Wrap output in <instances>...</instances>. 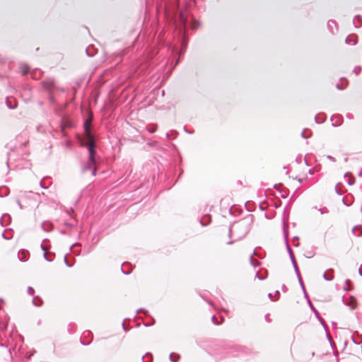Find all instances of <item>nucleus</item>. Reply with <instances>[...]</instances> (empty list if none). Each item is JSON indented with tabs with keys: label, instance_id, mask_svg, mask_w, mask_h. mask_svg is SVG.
I'll return each mask as SVG.
<instances>
[{
	"label": "nucleus",
	"instance_id": "obj_1",
	"mask_svg": "<svg viewBox=\"0 0 362 362\" xmlns=\"http://www.w3.org/2000/svg\"><path fill=\"white\" fill-rule=\"evenodd\" d=\"M248 226L245 222H238L229 229V236L235 238L234 241L240 240L248 233Z\"/></svg>",
	"mask_w": 362,
	"mask_h": 362
},
{
	"label": "nucleus",
	"instance_id": "obj_2",
	"mask_svg": "<svg viewBox=\"0 0 362 362\" xmlns=\"http://www.w3.org/2000/svg\"><path fill=\"white\" fill-rule=\"evenodd\" d=\"M88 153H89L88 158L90 160V163H92L95 160V146L94 139L92 138L91 140H88Z\"/></svg>",
	"mask_w": 362,
	"mask_h": 362
},
{
	"label": "nucleus",
	"instance_id": "obj_3",
	"mask_svg": "<svg viewBox=\"0 0 362 362\" xmlns=\"http://www.w3.org/2000/svg\"><path fill=\"white\" fill-rule=\"evenodd\" d=\"M90 123L91 120H86L84 122V130H85V136L87 140H91L93 136L90 134Z\"/></svg>",
	"mask_w": 362,
	"mask_h": 362
},
{
	"label": "nucleus",
	"instance_id": "obj_4",
	"mask_svg": "<svg viewBox=\"0 0 362 362\" xmlns=\"http://www.w3.org/2000/svg\"><path fill=\"white\" fill-rule=\"evenodd\" d=\"M95 160H94L92 163H90V160L88 158V163L83 168V171L86 172L87 170L92 171V175H95Z\"/></svg>",
	"mask_w": 362,
	"mask_h": 362
},
{
	"label": "nucleus",
	"instance_id": "obj_5",
	"mask_svg": "<svg viewBox=\"0 0 362 362\" xmlns=\"http://www.w3.org/2000/svg\"><path fill=\"white\" fill-rule=\"evenodd\" d=\"M18 257L20 261L21 262H25L29 258V252L27 250H19L18 253Z\"/></svg>",
	"mask_w": 362,
	"mask_h": 362
},
{
	"label": "nucleus",
	"instance_id": "obj_6",
	"mask_svg": "<svg viewBox=\"0 0 362 362\" xmlns=\"http://www.w3.org/2000/svg\"><path fill=\"white\" fill-rule=\"evenodd\" d=\"M287 248H288V253H289V255H290V258H291V262H292V264H293V268H294L295 272H296V273H298V266H297V264H296V262L295 257H294V256H293V254L292 250H291V248L290 247V246H289V245H288V244H287Z\"/></svg>",
	"mask_w": 362,
	"mask_h": 362
},
{
	"label": "nucleus",
	"instance_id": "obj_7",
	"mask_svg": "<svg viewBox=\"0 0 362 362\" xmlns=\"http://www.w3.org/2000/svg\"><path fill=\"white\" fill-rule=\"evenodd\" d=\"M43 87L47 90H50L54 86V81L52 78H48L42 81Z\"/></svg>",
	"mask_w": 362,
	"mask_h": 362
},
{
	"label": "nucleus",
	"instance_id": "obj_8",
	"mask_svg": "<svg viewBox=\"0 0 362 362\" xmlns=\"http://www.w3.org/2000/svg\"><path fill=\"white\" fill-rule=\"evenodd\" d=\"M352 233L356 237L362 236V226L358 225L354 227L352 229Z\"/></svg>",
	"mask_w": 362,
	"mask_h": 362
},
{
	"label": "nucleus",
	"instance_id": "obj_9",
	"mask_svg": "<svg viewBox=\"0 0 362 362\" xmlns=\"http://www.w3.org/2000/svg\"><path fill=\"white\" fill-rule=\"evenodd\" d=\"M345 304L348 305L351 310H354L356 306V300L353 297H350L349 299L346 300Z\"/></svg>",
	"mask_w": 362,
	"mask_h": 362
},
{
	"label": "nucleus",
	"instance_id": "obj_10",
	"mask_svg": "<svg viewBox=\"0 0 362 362\" xmlns=\"http://www.w3.org/2000/svg\"><path fill=\"white\" fill-rule=\"evenodd\" d=\"M331 121L332 122V125L334 127L341 125L342 122L341 117L338 115L332 117Z\"/></svg>",
	"mask_w": 362,
	"mask_h": 362
},
{
	"label": "nucleus",
	"instance_id": "obj_11",
	"mask_svg": "<svg viewBox=\"0 0 362 362\" xmlns=\"http://www.w3.org/2000/svg\"><path fill=\"white\" fill-rule=\"evenodd\" d=\"M354 24L356 28H359L362 24V18L359 15H356L354 19Z\"/></svg>",
	"mask_w": 362,
	"mask_h": 362
},
{
	"label": "nucleus",
	"instance_id": "obj_12",
	"mask_svg": "<svg viewBox=\"0 0 362 362\" xmlns=\"http://www.w3.org/2000/svg\"><path fill=\"white\" fill-rule=\"evenodd\" d=\"M346 43L349 45H356L357 43V38L356 36H349L346 39Z\"/></svg>",
	"mask_w": 362,
	"mask_h": 362
},
{
	"label": "nucleus",
	"instance_id": "obj_13",
	"mask_svg": "<svg viewBox=\"0 0 362 362\" xmlns=\"http://www.w3.org/2000/svg\"><path fill=\"white\" fill-rule=\"evenodd\" d=\"M13 99L7 98L6 100V105L9 109H15L16 107V101L13 100L14 105H13L11 101Z\"/></svg>",
	"mask_w": 362,
	"mask_h": 362
},
{
	"label": "nucleus",
	"instance_id": "obj_14",
	"mask_svg": "<svg viewBox=\"0 0 362 362\" xmlns=\"http://www.w3.org/2000/svg\"><path fill=\"white\" fill-rule=\"evenodd\" d=\"M327 26L332 33L334 32V28L337 29V24L334 21H329L327 23Z\"/></svg>",
	"mask_w": 362,
	"mask_h": 362
},
{
	"label": "nucleus",
	"instance_id": "obj_15",
	"mask_svg": "<svg viewBox=\"0 0 362 362\" xmlns=\"http://www.w3.org/2000/svg\"><path fill=\"white\" fill-rule=\"evenodd\" d=\"M10 216L8 214L3 215L0 218V223L2 226H4L6 224L4 223L5 221H8L10 220Z\"/></svg>",
	"mask_w": 362,
	"mask_h": 362
},
{
	"label": "nucleus",
	"instance_id": "obj_16",
	"mask_svg": "<svg viewBox=\"0 0 362 362\" xmlns=\"http://www.w3.org/2000/svg\"><path fill=\"white\" fill-rule=\"evenodd\" d=\"M33 303L35 306H40L42 304V300L40 298L36 296L33 299Z\"/></svg>",
	"mask_w": 362,
	"mask_h": 362
},
{
	"label": "nucleus",
	"instance_id": "obj_17",
	"mask_svg": "<svg viewBox=\"0 0 362 362\" xmlns=\"http://www.w3.org/2000/svg\"><path fill=\"white\" fill-rule=\"evenodd\" d=\"M143 362H151L152 361V356L151 354H146L142 358Z\"/></svg>",
	"mask_w": 362,
	"mask_h": 362
},
{
	"label": "nucleus",
	"instance_id": "obj_18",
	"mask_svg": "<svg viewBox=\"0 0 362 362\" xmlns=\"http://www.w3.org/2000/svg\"><path fill=\"white\" fill-rule=\"evenodd\" d=\"M179 357L180 356L175 354H171L170 355V359L172 362H177L178 361Z\"/></svg>",
	"mask_w": 362,
	"mask_h": 362
},
{
	"label": "nucleus",
	"instance_id": "obj_19",
	"mask_svg": "<svg viewBox=\"0 0 362 362\" xmlns=\"http://www.w3.org/2000/svg\"><path fill=\"white\" fill-rule=\"evenodd\" d=\"M250 262H251V264L254 267H257L258 266L260 265V263L258 262V261H255L253 259V255H250Z\"/></svg>",
	"mask_w": 362,
	"mask_h": 362
},
{
	"label": "nucleus",
	"instance_id": "obj_20",
	"mask_svg": "<svg viewBox=\"0 0 362 362\" xmlns=\"http://www.w3.org/2000/svg\"><path fill=\"white\" fill-rule=\"evenodd\" d=\"M223 318H215V317L211 318L213 323L215 325H221L223 322Z\"/></svg>",
	"mask_w": 362,
	"mask_h": 362
},
{
	"label": "nucleus",
	"instance_id": "obj_21",
	"mask_svg": "<svg viewBox=\"0 0 362 362\" xmlns=\"http://www.w3.org/2000/svg\"><path fill=\"white\" fill-rule=\"evenodd\" d=\"M296 276L298 277V281H299V284H300L303 290H305V287H304V285H303V281L300 278V273H299V271H298V273H296Z\"/></svg>",
	"mask_w": 362,
	"mask_h": 362
},
{
	"label": "nucleus",
	"instance_id": "obj_22",
	"mask_svg": "<svg viewBox=\"0 0 362 362\" xmlns=\"http://www.w3.org/2000/svg\"><path fill=\"white\" fill-rule=\"evenodd\" d=\"M28 72H29V68L27 66L22 67L23 75H25Z\"/></svg>",
	"mask_w": 362,
	"mask_h": 362
},
{
	"label": "nucleus",
	"instance_id": "obj_23",
	"mask_svg": "<svg viewBox=\"0 0 362 362\" xmlns=\"http://www.w3.org/2000/svg\"><path fill=\"white\" fill-rule=\"evenodd\" d=\"M318 210L321 214H327L329 212L328 209L326 207L319 209Z\"/></svg>",
	"mask_w": 362,
	"mask_h": 362
},
{
	"label": "nucleus",
	"instance_id": "obj_24",
	"mask_svg": "<svg viewBox=\"0 0 362 362\" xmlns=\"http://www.w3.org/2000/svg\"><path fill=\"white\" fill-rule=\"evenodd\" d=\"M323 278L326 280V281H331L334 278V276L332 275L330 277H327V272H325L324 274H323Z\"/></svg>",
	"mask_w": 362,
	"mask_h": 362
},
{
	"label": "nucleus",
	"instance_id": "obj_25",
	"mask_svg": "<svg viewBox=\"0 0 362 362\" xmlns=\"http://www.w3.org/2000/svg\"><path fill=\"white\" fill-rule=\"evenodd\" d=\"M28 293L29 295L33 296L35 293V290L32 287L29 286L28 288Z\"/></svg>",
	"mask_w": 362,
	"mask_h": 362
},
{
	"label": "nucleus",
	"instance_id": "obj_26",
	"mask_svg": "<svg viewBox=\"0 0 362 362\" xmlns=\"http://www.w3.org/2000/svg\"><path fill=\"white\" fill-rule=\"evenodd\" d=\"M147 130L149 133L153 134L156 132V127H148Z\"/></svg>",
	"mask_w": 362,
	"mask_h": 362
},
{
	"label": "nucleus",
	"instance_id": "obj_27",
	"mask_svg": "<svg viewBox=\"0 0 362 362\" xmlns=\"http://www.w3.org/2000/svg\"><path fill=\"white\" fill-rule=\"evenodd\" d=\"M269 297L272 301H275L277 300V298H275L274 296L272 293H269Z\"/></svg>",
	"mask_w": 362,
	"mask_h": 362
},
{
	"label": "nucleus",
	"instance_id": "obj_28",
	"mask_svg": "<svg viewBox=\"0 0 362 362\" xmlns=\"http://www.w3.org/2000/svg\"><path fill=\"white\" fill-rule=\"evenodd\" d=\"M141 312H143L145 315H147V311H146V310H143V309L138 310L136 311V314H139V313H140Z\"/></svg>",
	"mask_w": 362,
	"mask_h": 362
},
{
	"label": "nucleus",
	"instance_id": "obj_29",
	"mask_svg": "<svg viewBox=\"0 0 362 362\" xmlns=\"http://www.w3.org/2000/svg\"><path fill=\"white\" fill-rule=\"evenodd\" d=\"M122 327H123V329L126 331L128 329L127 327V325H126V320H124L123 323H122Z\"/></svg>",
	"mask_w": 362,
	"mask_h": 362
},
{
	"label": "nucleus",
	"instance_id": "obj_30",
	"mask_svg": "<svg viewBox=\"0 0 362 362\" xmlns=\"http://www.w3.org/2000/svg\"><path fill=\"white\" fill-rule=\"evenodd\" d=\"M44 257H45V259L47 261H48V262H52V259H49V258L47 257V252H45V253H44Z\"/></svg>",
	"mask_w": 362,
	"mask_h": 362
},
{
	"label": "nucleus",
	"instance_id": "obj_31",
	"mask_svg": "<svg viewBox=\"0 0 362 362\" xmlns=\"http://www.w3.org/2000/svg\"><path fill=\"white\" fill-rule=\"evenodd\" d=\"M256 276H257L259 280H263V279H265V276H259L258 272L256 274Z\"/></svg>",
	"mask_w": 362,
	"mask_h": 362
},
{
	"label": "nucleus",
	"instance_id": "obj_32",
	"mask_svg": "<svg viewBox=\"0 0 362 362\" xmlns=\"http://www.w3.org/2000/svg\"><path fill=\"white\" fill-rule=\"evenodd\" d=\"M318 320H319V321L320 322V323L322 324V325L323 327H325V322H324V320H323V318L320 317V318H318Z\"/></svg>",
	"mask_w": 362,
	"mask_h": 362
},
{
	"label": "nucleus",
	"instance_id": "obj_33",
	"mask_svg": "<svg viewBox=\"0 0 362 362\" xmlns=\"http://www.w3.org/2000/svg\"><path fill=\"white\" fill-rule=\"evenodd\" d=\"M311 308L313 310V311H314V313H315V314L316 317H319V316H318V315H319V314H318V313H317V310H316V309H315L312 305H311Z\"/></svg>",
	"mask_w": 362,
	"mask_h": 362
},
{
	"label": "nucleus",
	"instance_id": "obj_34",
	"mask_svg": "<svg viewBox=\"0 0 362 362\" xmlns=\"http://www.w3.org/2000/svg\"><path fill=\"white\" fill-rule=\"evenodd\" d=\"M180 19L183 23H185V20L184 19V16L182 13L180 14Z\"/></svg>",
	"mask_w": 362,
	"mask_h": 362
},
{
	"label": "nucleus",
	"instance_id": "obj_35",
	"mask_svg": "<svg viewBox=\"0 0 362 362\" xmlns=\"http://www.w3.org/2000/svg\"><path fill=\"white\" fill-rule=\"evenodd\" d=\"M327 158L332 161H335V158L334 157H332V156H328Z\"/></svg>",
	"mask_w": 362,
	"mask_h": 362
},
{
	"label": "nucleus",
	"instance_id": "obj_36",
	"mask_svg": "<svg viewBox=\"0 0 362 362\" xmlns=\"http://www.w3.org/2000/svg\"><path fill=\"white\" fill-rule=\"evenodd\" d=\"M275 298H278V296H279V291H276L275 292V294L274 295Z\"/></svg>",
	"mask_w": 362,
	"mask_h": 362
},
{
	"label": "nucleus",
	"instance_id": "obj_37",
	"mask_svg": "<svg viewBox=\"0 0 362 362\" xmlns=\"http://www.w3.org/2000/svg\"><path fill=\"white\" fill-rule=\"evenodd\" d=\"M40 185L42 188L47 189V187L44 186L42 181L40 182Z\"/></svg>",
	"mask_w": 362,
	"mask_h": 362
},
{
	"label": "nucleus",
	"instance_id": "obj_38",
	"mask_svg": "<svg viewBox=\"0 0 362 362\" xmlns=\"http://www.w3.org/2000/svg\"><path fill=\"white\" fill-rule=\"evenodd\" d=\"M64 262H65V263H66V266H67V267H71L72 266L71 264H69V263H68V262H67V261H66V258L64 259Z\"/></svg>",
	"mask_w": 362,
	"mask_h": 362
},
{
	"label": "nucleus",
	"instance_id": "obj_39",
	"mask_svg": "<svg viewBox=\"0 0 362 362\" xmlns=\"http://www.w3.org/2000/svg\"><path fill=\"white\" fill-rule=\"evenodd\" d=\"M360 69H361L360 68L359 69H358L357 67L355 68L354 71L356 72V74H358Z\"/></svg>",
	"mask_w": 362,
	"mask_h": 362
},
{
	"label": "nucleus",
	"instance_id": "obj_40",
	"mask_svg": "<svg viewBox=\"0 0 362 362\" xmlns=\"http://www.w3.org/2000/svg\"><path fill=\"white\" fill-rule=\"evenodd\" d=\"M136 318H134V322L135 323L136 326L139 327L140 325V322H136Z\"/></svg>",
	"mask_w": 362,
	"mask_h": 362
},
{
	"label": "nucleus",
	"instance_id": "obj_41",
	"mask_svg": "<svg viewBox=\"0 0 362 362\" xmlns=\"http://www.w3.org/2000/svg\"><path fill=\"white\" fill-rule=\"evenodd\" d=\"M337 88L339 90H342L344 88V87H341L339 84L337 85Z\"/></svg>",
	"mask_w": 362,
	"mask_h": 362
},
{
	"label": "nucleus",
	"instance_id": "obj_42",
	"mask_svg": "<svg viewBox=\"0 0 362 362\" xmlns=\"http://www.w3.org/2000/svg\"><path fill=\"white\" fill-rule=\"evenodd\" d=\"M121 270L122 272L124 274H129V272H124L122 269V267L121 268Z\"/></svg>",
	"mask_w": 362,
	"mask_h": 362
},
{
	"label": "nucleus",
	"instance_id": "obj_43",
	"mask_svg": "<svg viewBox=\"0 0 362 362\" xmlns=\"http://www.w3.org/2000/svg\"><path fill=\"white\" fill-rule=\"evenodd\" d=\"M348 184H349V185H352L354 184V182H353V181L349 180V182H348Z\"/></svg>",
	"mask_w": 362,
	"mask_h": 362
},
{
	"label": "nucleus",
	"instance_id": "obj_44",
	"mask_svg": "<svg viewBox=\"0 0 362 362\" xmlns=\"http://www.w3.org/2000/svg\"><path fill=\"white\" fill-rule=\"evenodd\" d=\"M358 274L362 276V271L361 269H358Z\"/></svg>",
	"mask_w": 362,
	"mask_h": 362
},
{
	"label": "nucleus",
	"instance_id": "obj_45",
	"mask_svg": "<svg viewBox=\"0 0 362 362\" xmlns=\"http://www.w3.org/2000/svg\"><path fill=\"white\" fill-rule=\"evenodd\" d=\"M233 242H234V241H229V242H228V243H227V244H228V245H231V244H233Z\"/></svg>",
	"mask_w": 362,
	"mask_h": 362
},
{
	"label": "nucleus",
	"instance_id": "obj_46",
	"mask_svg": "<svg viewBox=\"0 0 362 362\" xmlns=\"http://www.w3.org/2000/svg\"><path fill=\"white\" fill-rule=\"evenodd\" d=\"M83 334H84V335H86V334H88H88H90V332H89L88 331V332H85L83 333Z\"/></svg>",
	"mask_w": 362,
	"mask_h": 362
},
{
	"label": "nucleus",
	"instance_id": "obj_47",
	"mask_svg": "<svg viewBox=\"0 0 362 362\" xmlns=\"http://www.w3.org/2000/svg\"><path fill=\"white\" fill-rule=\"evenodd\" d=\"M315 121H316V122H317V123H320V122H318V121H317V116L315 117Z\"/></svg>",
	"mask_w": 362,
	"mask_h": 362
},
{
	"label": "nucleus",
	"instance_id": "obj_48",
	"mask_svg": "<svg viewBox=\"0 0 362 362\" xmlns=\"http://www.w3.org/2000/svg\"><path fill=\"white\" fill-rule=\"evenodd\" d=\"M298 181L299 182H302V181H303V179H301V178H299V179H298Z\"/></svg>",
	"mask_w": 362,
	"mask_h": 362
},
{
	"label": "nucleus",
	"instance_id": "obj_49",
	"mask_svg": "<svg viewBox=\"0 0 362 362\" xmlns=\"http://www.w3.org/2000/svg\"><path fill=\"white\" fill-rule=\"evenodd\" d=\"M41 247H42V249L43 250H45V247H44V245H41Z\"/></svg>",
	"mask_w": 362,
	"mask_h": 362
},
{
	"label": "nucleus",
	"instance_id": "obj_50",
	"mask_svg": "<svg viewBox=\"0 0 362 362\" xmlns=\"http://www.w3.org/2000/svg\"><path fill=\"white\" fill-rule=\"evenodd\" d=\"M350 282H351V281H350V280H346V284H350Z\"/></svg>",
	"mask_w": 362,
	"mask_h": 362
},
{
	"label": "nucleus",
	"instance_id": "obj_51",
	"mask_svg": "<svg viewBox=\"0 0 362 362\" xmlns=\"http://www.w3.org/2000/svg\"><path fill=\"white\" fill-rule=\"evenodd\" d=\"M18 204L20 206V207L21 208V202L19 201H18Z\"/></svg>",
	"mask_w": 362,
	"mask_h": 362
},
{
	"label": "nucleus",
	"instance_id": "obj_52",
	"mask_svg": "<svg viewBox=\"0 0 362 362\" xmlns=\"http://www.w3.org/2000/svg\"><path fill=\"white\" fill-rule=\"evenodd\" d=\"M301 135H302V136H303V137H305V136H304V132H303L301 133Z\"/></svg>",
	"mask_w": 362,
	"mask_h": 362
},
{
	"label": "nucleus",
	"instance_id": "obj_53",
	"mask_svg": "<svg viewBox=\"0 0 362 362\" xmlns=\"http://www.w3.org/2000/svg\"><path fill=\"white\" fill-rule=\"evenodd\" d=\"M359 176L362 177V172L358 174Z\"/></svg>",
	"mask_w": 362,
	"mask_h": 362
},
{
	"label": "nucleus",
	"instance_id": "obj_54",
	"mask_svg": "<svg viewBox=\"0 0 362 362\" xmlns=\"http://www.w3.org/2000/svg\"><path fill=\"white\" fill-rule=\"evenodd\" d=\"M144 325L145 327L148 325L147 323H145V322L144 323Z\"/></svg>",
	"mask_w": 362,
	"mask_h": 362
},
{
	"label": "nucleus",
	"instance_id": "obj_55",
	"mask_svg": "<svg viewBox=\"0 0 362 362\" xmlns=\"http://www.w3.org/2000/svg\"><path fill=\"white\" fill-rule=\"evenodd\" d=\"M333 272V269H329V270H328V271H327V272Z\"/></svg>",
	"mask_w": 362,
	"mask_h": 362
},
{
	"label": "nucleus",
	"instance_id": "obj_56",
	"mask_svg": "<svg viewBox=\"0 0 362 362\" xmlns=\"http://www.w3.org/2000/svg\"><path fill=\"white\" fill-rule=\"evenodd\" d=\"M42 228L44 229V223L42 224Z\"/></svg>",
	"mask_w": 362,
	"mask_h": 362
},
{
	"label": "nucleus",
	"instance_id": "obj_57",
	"mask_svg": "<svg viewBox=\"0 0 362 362\" xmlns=\"http://www.w3.org/2000/svg\"><path fill=\"white\" fill-rule=\"evenodd\" d=\"M1 309V307H0V310Z\"/></svg>",
	"mask_w": 362,
	"mask_h": 362
}]
</instances>
